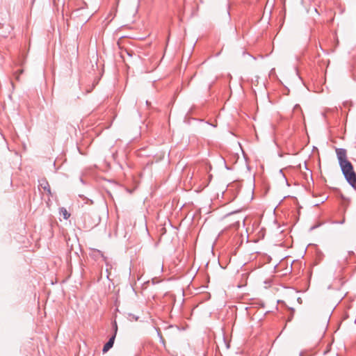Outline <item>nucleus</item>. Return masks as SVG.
Here are the masks:
<instances>
[{"label": "nucleus", "instance_id": "nucleus-1", "mask_svg": "<svg viewBox=\"0 0 356 356\" xmlns=\"http://www.w3.org/2000/svg\"><path fill=\"white\" fill-rule=\"evenodd\" d=\"M336 154L339 164L346 181L356 190V173L352 163L348 160L346 149L343 148H337Z\"/></svg>", "mask_w": 356, "mask_h": 356}, {"label": "nucleus", "instance_id": "nucleus-2", "mask_svg": "<svg viewBox=\"0 0 356 356\" xmlns=\"http://www.w3.org/2000/svg\"><path fill=\"white\" fill-rule=\"evenodd\" d=\"M226 219L230 223L229 227L234 229H238L240 226L241 222L244 221V218L239 216L238 213L229 214L226 216Z\"/></svg>", "mask_w": 356, "mask_h": 356}, {"label": "nucleus", "instance_id": "nucleus-3", "mask_svg": "<svg viewBox=\"0 0 356 356\" xmlns=\"http://www.w3.org/2000/svg\"><path fill=\"white\" fill-rule=\"evenodd\" d=\"M115 334L112 337H111L109 339V340L108 341V342L104 346L103 349H102L103 353H106L107 351H108V350L110 348H111L113 347L114 341H115Z\"/></svg>", "mask_w": 356, "mask_h": 356}, {"label": "nucleus", "instance_id": "nucleus-4", "mask_svg": "<svg viewBox=\"0 0 356 356\" xmlns=\"http://www.w3.org/2000/svg\"><path fill=\"white\" fill-rule=\"evenodd\" d=\"M40 186L48 194H51V189L49 183L45 179L40 181Z\"/></svg>", "mask_w": 356, "mask_h": 356}, {"label": "nucleus", "instance_id": "nucleus-5", "mask_svg": "<svg viewBox=\"0 0 356 356\" xmlns=\"http://www.w3.org/2000/svg\"><path fill=\"white\" fill-rule=\"evenodd\" d=\"M60 215L63 216V218L67 220L70 217V213L67 211L65 207H60L59 209Z\"/></svg>", "mask_w": 356, "mask_h": 356}, {"label": "nucleus", "instance_id": "nucleus-6", "mask_svg": "<svg viewBox=\"0 0 356 356\" xmlns=\"http://www.w3.org/2000/svg\"><path fill=\"white\" fill-rule=\"evenodd\" d=\"M325 333V327L323 326L321 329L319 330L318 337H322L323 334Z\"/></svg>", "mask_w": 356, "mask_h": 356}, {"label": "nucleus", "instance_id": "nucleus-7", "mask_svg": "<svg viewBox=\"0 0 356 356\" xmlns=\"http://www.w3.org/2000/svg\"><path fill=\"white\" fill-rule=\"evenodd\" d=\"M115 332H117V330H118V327H117V325H116V323H115Z\"/></svg>", "mask_w": 356, "mask_h": 356}]
</instances>
